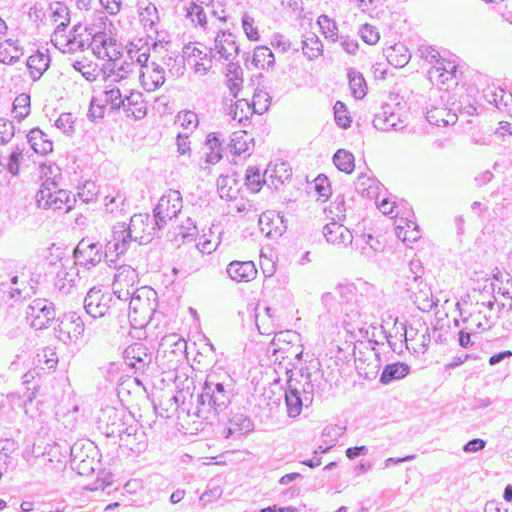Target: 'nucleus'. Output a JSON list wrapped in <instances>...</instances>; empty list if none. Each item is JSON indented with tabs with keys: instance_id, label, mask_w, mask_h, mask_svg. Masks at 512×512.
I'll list each match as a JSON object with an SVG mask.
<instances>
[{
	"instance_id": "864d4df0",
	"label": "nucleus",
	"mask_w": 512,
	"mask_h": 512,
	"mask_svg": "<svg viewBox=\"0 0 512 512\" xmlns=\"http://www.w3.org/2000/svg\"><path fill=\"white\" fill-rule=\"evenodd\" d=\"M137 432H139V426L137 423L128 424L125 423L124 431L118 436L120 441L132 451L140 450V447H133V441H131V436H136Z\"/></svg>"
},
{
	"instance_id": "f8f14e48",
	"label": "nucleus",
	"mask_w": 512,
	"mask_h": 512,
	"mask_svg": "<svg viewBox=\"0 0 512 512\" xmlns=\"http://www.w3.org/2000/svg\"><path fill=\"white\" fill-rule=\"evenodd\" d=\"M138 272L130 265H121L117 268V272L113 281V293L118 299H122L125 291L138 290Z\"/></svg>"
},
{
	"instance_id": "a18cd8bd",
	"label": "nucleus",
	"mask_w": 512,
	"mask_h": 512,
	"mask_svg": "<svg viewBox=\"0 0 512 512\" xmlns=\"http://www.w3.org/2000/svg\"><path fill=\"white\" fill-rule=\"evenodd\" d=\"M332 221H344L346 218V204L343 196H337L326 210Z\"/></svg>"
},
{
	"instance_id": "393cba45",
	"label": "nucleus",
	"mask_w": 512,
	"mask_h": 512,
	"mask_svg": "<svg viewBox=\"0 0 512 512\" xmlns=\"http://www.w3.org/2000/svg\"><path fill=\"white\" fill-rule=\"evenodd\" d=\"M300 379H297L298 385L300 386V393L304 396V400L310 404L313 402L315 389L318 386L317 376L319 371L311 373L308 367L300 368Z\"/></svg>"
},
{
	"instance_id": "c03bdc74",
	"label": "nucleus",
	"mask_w": 512,
	"mask_h": 512,
	"mask_svg": "<svg viewBox=\"0 0 512 512\" xmlns=\"http://www.w3.org/2000/svg\"><path fill=\"white\" fill-rule=\"evenodd\" d=\"M15 118L22 121L30 113V96L26 93L18 95L13 102Z\"/></svg>"
},
{
	"instance_id": "0e129e2a",
	"label": "nucleus",
	"mask_w": 512,
	"mask_h": 512,
	"mask_svg": "<svg viewBox=\"0 0 512 512\" xmlns=\"http://www.w3.org/2000/svg\"><path fill=\"white\" fill-rule=\"evenodd\" d=\"M292 171L286 163H280L275 165L274 169H270L268 177L277 179L280 183H284L286 180L291 178Z\"/></svg>"
},
{
	"instance_id": "5701e85b",
	"label": "nucleus",
	"mask_w": 512,
	"mask_h": 512,
	"mask_svg": "<svg viewBox=\"0 0 512 512\" xmlns=\"http://www.w3.org/2000/svg\"><path fill=\"white\" fill-rule=\"evenodd\" d=\"M484 99L495 105L499 110L509 109L512 106V93L501 87L488 86L483 90Z\"/></svg>"
},
{
	"instance_id": "de8ad7c7",
	"label": "nucleus",
	"mask_w": 512,
	"mask_h": 512,
	"mask_svg": "<svg viewBox=\"0 0 512 512\" xmlns=\"http://www.w3.org/2000/svg\"><path fill=\"white\" fill-rule=\"evenodd\" d=\"M318 24L325 38L336 41L338 39V28L334 20L330 19L327 15H321L318 18Z\"/></svg>"
},
{
	"instance_id": "9b49d317",
	"label": "nucleus",
	"mask_w": 512,
	"mask_h": 512,
	"mask_svg": "<svg viewBox=\"0 0 512 512\" xmlns=\"http://www.w3.org/2000/svg\"><path fill=\"white\" fill-rule=\"evenodd\" d=\"M126 414L123 410H118L114 407H106L102 410V415L99 417L101 428L108 437H118L124 431ZM131 420L130 416H127Z\"/></svg>"
},
{
	"instance_id": "4c0bfd02",
	"label": "nucleus",
	"mask_w": 512,
	"mask_h": 512,
	"mask_svg": "<svg viewBox=\"0 0 512 512\" xmlns=\"http://www.w3.org/2000/svg\"><path fill=\"white\" fill-rule=\"evenodd\" d=\"M421 288L422 290H419L416 295L409 297L419 310L428 312L437 305L438 300L434 299L431 288L428 285H422Z\"/></svg>"
},
{
	"instance_id": "6e6552de",
	"label": "nucleus",
	"mask_w": 512,
	"mask_h": 512,
	"mask_svg": "<svg viewBox=\"0 0 512 512\" xmlns=\"http://www.w3.org/2000/svg\"><path fill=\"white\" fill-rule=\"evenodd\" d=\"M186 347L187 343L180 335L176 333L165 335L160 341L157 358L166 359L169 369L176 368L185 358Z\"/></svg>"
},
{
	"instance_id": "603ef678",
	"label": "nucleus",
	"mask_w": 512,
	"mask_h": 512,
	"mask_svg": "<svg viewBox=\"0 0 512 512\" xmlns=\"http://www.w3.org/2000/svg\"><path fill=\"white\" fill-rule=\"evenodd\" d=\"M104 102L111 106L112 110H119L124 104V98L117 87H112L104 91Z\"/></svg>"
},
{
	"instance_id": "3c124183",
	"label": "nucleus",
	"mask_w": 512,
	"mask_h": 512,
	"mask_svg": "<svg viewBox=\"0 0 512 512\" xmlns=\"http://www.w3.org/2000/svg\"><path fill=\"white\" fill-rule=\"evenodd\" d=\"M126 206V199L123 194L117 192L116 195L111 196L107 195L105 197V207L106 210L110 213L114 212H123Z\"/></svg>"
},
{
	"instance_id": "423d86ee",
	"label": "nucleus",
	"mask_w": 512,
	"mask_h": 512,
	"mask_svg": "<svg viewBox=\"0 0 512 512\" xmlns=\"http://www.w3.org/2000/svg\"><path fill=\"white\" fill-rule=\"evenodd\" d=\"M54 334L64 344L76 342L84 333L85 324L77 312L71 311L57 317Z\"/></svg>"
},
{
	"instance_id": "6e6d98bb",
	"label": "nucleus",
	"mask_w": 512,
	"mask_h": 512,
	"mask_svg": "<svg viewBox=\"0 0 512 512\" xmlns=\"http://www.w3.org/2000/svg\"><path fill=\"white\" fill-rule=\"evenodd\" d=\"M158 19L157 8L153 4H148L140 13V20L145 28L153 29Z\"/></svg>"
},
{
	"instance_id": "774afa93",
	"label": "nucleus",
	"mask_w": 512,
	"mask_h": 512,
	"mask_svg": "<svg viewBox=\"0 0 512 512\" xmlns=\"http://www.w3.org/2000/svg\"><path fill=\"white\" fill-rule=\"evenodd\" d=\"M346 430V427L339 425H328L322 431V437L326 438L325 442L330 441L332 444L337 442Z\"/></svg>"
},
{
	"instance_id": "dca6fc26",
	"label": "nucleus",
	"mask_w": 512,
	"mask_h": 512,
	"mask_svg": "<svg viewBox=\"0 0 512 512\" xmlns=\"http://www.w3.org/2000/svg\"><path fill=\"white\" fill-rule=\"evenodd\" d=\"M323 235L329 244L347 247L353 244L352 232L338 221H331L323 227Z\"/></svg>"
},
{
	"instance_id": "ea45409f",
	"label": "nucleus",
	"mask_w": 512,
	"mask_h": 512,
	"mask_svg": "<svg viewBox=\"0 0 512 512\" xmlns=\"http://www.w3.org/2000/svg\"><path fill=\"white\" fill-rule=\"evenodd\" d=\"M333 163L337 167L338 170L351 174L355 168V158L354 155L345 149H338L333 156Z\"/></svg>"
},
{
	"instance_id": "39448f33",
	"label": "nucleus",
	"mask_w": 512,
	"mask_h": 512,
	"mask_svg": "<svg viewBox=\"0 0 512 512\" xmlns=\"http://www.w3.org/2000/svg\"><path fill=\"white\" fill-rule=\"evenodd\" d=\"M26 319L32 328L42 330L57 320L55 305L45 298L34 299L26 308Z\"/></svg>"
},
{
	"instance_id": "9d476101",
	"label": "nucleus",
	"mask_w": 512,
	"mask_h": 512,
	"mask_svg": "<svg viewBox=\"0 0 512 512\" xmlns=\"http://www.w3.org/2000/svg\"><path fill=\"white\" fill-rule=\"evenodd\" d=\"M114 302L113 295L107 289L92 287L84 299V309L92 318L106 315Z\"/></svg>"
},
{
	"instance_id": "72a5a7b5",
	"label": "nucleus",
	"mask_w": 512,
	"mask_h": 512,
	"mask_svg": "<svg viewBox=\"0 0 512 512\" xmlns=\"http://www.w3.org/2000/svg\"><path fill=\"white\" fill-rule=\"evenodd\" d=\"M230 151L236 155L251 154L254 147V139L246 131L234 133L229 143Z\"/></svg>"
},
{
	"instance_id": "09e8293b",
	"label": "nucleus",
	"mask_w": 512,
	"mask_h": 512,
	"mask_svg": "<svg viewBox=\"0 0 512 512\" xmlns=\"http://www.w3.org/2000/svg\"><path fill=\"white\" fill-rule=\"evenodd\" d=\"M334 118L336 124L341 128L347 129L351 126V117L346 105L342 101H337L334 105Z\"/></svg>"
},
{
	"instance_id": "4d7b16f0",
	"label": "nucleus",
	"mask_w": 512,
	"mask_h": 512,
	"mask_svg": "<svg viewBox=\"0 0 512 512\" xmlns=\"http://www.w3.org/2000/svg\"><path fill=\"white\" fill-rule=\"evenodd\" d=\"M177 122L185 129L193 130L198 126V116L193 111H182L176 116Z\"/></svg>"
},
{
	"instance_id": "052dcab7",
	"label": "nucleus",
	"mask_w": 512,
	"mask_h": 512,
	"mask_svg": "<svg viewBox=\"0 0 512 512\" xmlns=\"http://www.w3.org/2000/svg\"><path fill=\"white\" fill-rule=\"evenodd\" d=\"M133 66L134 62L131 61L125 60L119 63L118 60H114L112 72L115 75V80H122L126 78L127 74L132 72Z\"/></svg>"
},
{
	"instance_id": "2f4dec72",
	"label": "nucleus",
	"mask_w": 512,
	"mask_h": 512,
	"mask_svg": "<svg viewBox=\"0 0 512 512\" xmlns=\"http://www.w3.org/2000/svg\"><path fill=\"white\" fill-rule=\"evenodd\" d=\"M222 141L219 138V135L215 132H211L207 135L205 140V146L208 149V152L206 153L205 162L208 164H216L218 163L222 158Z\"/></svg>"
},
{
	"instance_id": "a878e982",
	"label": "nucleus",
	"mask_w": 512,
	"mask_h": 512,
	"mask_svg": "<svg viewBox=\"0 0 512 512\" xmlns=\"http://www.w3.org/2000/svg\"><path fill=\"white\" fill-rule=\"evenodd\" d=\"M123 110L128 116L132 115L136 119H142L147 113L146 102L143 99L141 92H131L128 96L124 97Z\"/></svg>"
},
{
	"instance_id": "2eb2a0df",
	"label": "nucleus",
	"mask_w": 512,
	"mask_h": 512,
	"mask_svg": "<svg viewBox=\"0 0 512 512\" xmlns=\"http://www.w3.org/2000/svg\"><path fill=\"white\" fill-rule=\"evenodd\" d=\"M336 293L340 296L341 303L344 305L342 311H345L346 317L348 318V320L344 322L352 328H359V326L363 324L360 319L361 315L357 309L353 308V304L351 303L352 299L357 296L355 288L351 285H338L336 287Z\"/></svg>"
},
{
	"instance_id": "c756f323",
	"label": "nucleus",
	"mask_w": 512,
	"mask_h": 512,
	"mask_svg": "<svg viewBox=\"0 0 512 512\" xmlns=\"http://www.w3.org/2000/svg\"><path fill=\"white\" fill-rule=\"evenodd\" d=\"M27 140L31 148L40 155H46L53 150V144L39 128H33L27 134Z\"/></svg>"
},
{
	"instance_id": "bf43d9fd",
	"label": "nucleus",
	"mask_w": 512,
	"mask_h": 512,
	"mask_svg": "<svg viewBox=\"0 0 512 512\" xmlns=\"http://www.w3.org/2000/svg\"><path fill=\"white\" fill-rule=\"evenodd\" d=\"M359 34L364 42H366L369 45L376 44L379 39L380 35L377 29L370 25V24H364L359 29Z\"/></svg>"
},
{
	"instance_id": "ddd939ff",
	"label": "nucleus",
	"mask_w": 512,
	"mask_h": 512,
	"mask_svg": "<svg viewBox=\"0 0 512 512\" xmlns=\"http://www.w3.org/2000/svg\"><path fill=\"white\" fill-rule=\"evenodd\" d=\"M295 334H292L289 331L280 332L275 335L273 338L270 348L272 349V355L276 356V360L281 357L282 360L285 359H297L300 360L303 352L297 351V347L290 345L292 342L291 337H295Z\"/></svg>"
},
{
	"instance_id": "5fc2aeb1",
	"label": "nucleus",
	"mask_w": 512,
	"mask_h": 512,
	"mask_svg": "<svg viewBox=\"0 0 512 512\" xmlns=\"http://www.w3.org/2000/svg\"><path fill=\"white\" fill-rule=\"evenodd\" d=\"M349 84L355 98L362 99L366 95V82L361 74L350 75Z\"/></svg>"
},
{
	"instance_id": "a19ab883",
	"label": "nucleus",
	"mask_w": 512,
	"mask_h": 512,
	"mask_svg": "<svg viewBox=\"0 0 512 512\" xmlns=\"http://www.w3.org/2000/svg\"><path fill=\"white\" fill-rule=\"evenodd\" d=\"M379 181L368 177L365 174H361L357 181L355 182V188L358 193H361L363 196H366L368 198H377L378 193L376 190L378 189Z\"/></svg>"
},
{
	"instance_id": "e433bc0d",
	"label": "nucleus",
	"mask_w": 512,
	"mask_h": 512,
	"mask_svg": "<svg viewBox=\"0 0 512 512\" xmlns=\"http://www.w3.org/2000/svg\"><path fill=\"white\" fill-rule=\"evenodd\" d=\"M427 121L436 126H446L455 123L457 116L444 107H434L426 112Z\"/></svg>"
},
{
	"instance_id": "13d9d810",
	"label": "nucleus",
	"mask_w": 512,
	"mask_h": 512,
	"mask_svg": "<svg viewBox=\"0 0 512 512\" xmlns=\"http://www.w3.org/2000/svg\"><path fill=\"white\" fill-rule=\"evenodd\" d=\"M435 68L437 72H440L439 77L441 78L442 83L452 79L457 71V67L454 63L445 61L444 59H442Z\"/></svg>"
},
{
	"instance_id": "8fccbe9b",
	"label": "nucleus",
	"mask_w": 512,
	"mask_h": 512,
	"mask_svg": "<svg viewBox=\"0 0 512 512\" xmlns=\"http://www.w3.org/2000/svg\"><path fill=\"white\" fill-rule=\"evenodd\" d=\"M411 224H413V228L411 230L406 229L400 224L396 227L397 237L404 243H413L420 238L418 225L415 222H411Z\"/></svg>"
},
{
	"instance_id": "f3484780",
	"label": "nucleus",
	"mask_w": 512,
	"mask_h": 512,
	"mask_svg": "<svg viewBox=\"0 0 512 512\" xmlns=\"http://www.w3.org/2000/svg\"><path fill=\"white\" fill-rule=\"evenodd\" d=\"M124 358L131 368L135 371L143 372L152 361V354L148 352L146 346L142 343H133L124 351Z\"/></svg>"
},
{
	"instance_id": "0eeeda50",
	"label": "nucleus",
	"mask_w": 512,
	"mask_h": 512,
	"mask_svg": "<svg viewBox=\"0 0 512 512\" xmlns=\"http://www.w3.org/2000/svg\"><path fill=\"white\" fill-rule=\"evenodd\" d=\"M73 254L75 263L84 266L87 269L98 265L101 262L103 255L107 262H114L116 259L114 255L106 257L105 252H102V245L99 242H93L87 238H83L79 241Z\"/></svg>"
},
{
	"instance_id": "680f3d73",
	"label": "nucleus",
	"mask_w": 512,
	"mask_h": 512,
	"mask_svg": "<svg viewBox=\"0 0 512 512\" xmlns=\"http://www.w3.org/2000/svg\"><path fill=\"white\" fill-rule=\"evenodd\" d=\"M179 229V235L182 236L183 241H192L198 234V228L191 218H187Z\"/></svg>"
},
{
	"instance_id": "7ed1b4c3",
	"label": "nucleus",
	"mask_w": 512,
	"mask_h": 512,
	"mask_svg": "<svg viewBox=\"0 0 512 512\" xmlns=\"http://www.w3.org/2000/svg\"><path fill=\"white\" fill-rule=\"evenodd\" d=\"M121 300H129L128 318L133 328H143L153 320L158 307L157 293L154 289L146 286L138 290L128 289Z\"/></svg>"
},
{
	"instance_id": "4be33fe9",
	"label": "nucleus",
	"mask_w": 512,
	"mask_h": 512,
	"mask_svg": "<svg viewBox=\"0 0 512 512\" xmlns=\"http://www.w3.org/2000/svg\"><path fill=\"white\" fill-rule=\"evenodd\" d=\"M215 49L220 57L226 61L233 60L239 53V46L235 41V36L227 31H220L217 34Z\"/></svg>"
},
{
	"instance_id": "c85d7f7f",
	"label": "nucleus",
	"mask_w": 512,
	"mask_h": 512,
	"mask_svg": "<svg viewBox=\"0 0 512 512\" xmlns=\"http://www.w3.org/2000/svg\"><path fill=\"white\" fill-rule=\"evenodd\" d=\"M50 65V57L44 52L37 51L31 55L27 60V67L30 71V76L33 81L40 79L42 74L48 69Z\"/></svg>"
},
{
	"instance_id": "a211bd4d",
	"label": "nucleus",
	"mask_w": 512,
	"mask_h": 512,
	"mask_svg": "<svg viewBox=\"0 0 512 512\" xmlns=\"http://www.w3.org/2000/svg\"><path fill=\"white\" fill-rule=\"evenodd\" d=\"M256 105L255 101L249 103L246 99H239L235 102L234 106L231 107L229 115L232 119H237L240 124L245 126L254 113L263 114L269 107V104L260 105L259 108H257Z\"/></svg>"
},
{
	"instance_id": "79ce46f5",
	"label": "nucleus",
	"mask_w": 512,
	"mask_h": 512,
	"mask_svg": "<svg viewBox=\"0 0 512 512\" xmlns=\"http://www.w3.org/2000/svg\"><path fill=\"white\" fill-rule=\"evenodd\" d=\"M252 63L257 68L273 67L275 57L272 51L266 46H259L254 50Z\"/></svg>"
},
{
	"instance_id": "58836bf2",
	"label": "nucleus",
	"mask_w": 512,
	"mask_h": 512,
	"mask_svg": "<svg viewBox=\"0 0 512 512\" xmlns=\"http://www.w3.org/2000/svg\"><path fill=\"white\" fill-rule=\"evenodd\" d=\"M270 173V166L266 169L264 174H261V170L254 166H249L246 170L245 181L247 187L254 193L258 192L263 183H266V179Z\"/></svg>"
},
{
	"instance_id": "f03ea898",
	"label": "nucleus",
	"mask_w": 512,
	"mask_h": 512,
	"mask_svg": "<svg viewBox=\"0 0 512 512\" xmlns=\"http://www.w3.org/2000/svg\"><path fill=\"white\" fill-rule=\"evenodd\" d=\"M234 397V383L225 371H212L206 376L201 393L197 395V416L209 419L223 412Z\"/></svg>"
},
{
	"instance_id": "49530a36",
	"label": "nucleus",
	"mask_w": 512,
	"mask_h": 512,
	"mask_svg": "<svg viewBox=\"0 0 512 512\" xmlns=\"http://www.w3.org/2000/svg\"><path fill=\"white\" fill-rule=\"evenodd\" d=\"M38 362L44 364L45 367L49 370H54L58 364V355L56 352V348L53 347H44L37 354Z\"/></svg>"
},
{
	"instance_id": "b1692460",
	"label": "nucleus",
	"mask_w": 512,
	"mask_h": 512,
	"mask_svg": "<svg viewBox=\"0 0 512 512\" xmlns=\"http://www.w3.org/2000/svg\"><path fill=\"white\" fill-rule=\"evenodd\" d=\"M210 244V241L197 244L193 251L187 252L183 256L182 268L186 273H195L201 269V263L197 261V258H202V255L205 253H211Z\"/></svg>"
},
{
	"instance_id": "1a4fd4ad",
	"label": "nucleus",
	"mask_w": 512,
	"mask_h": 512,
	"mask_svg": "<svg viewBox=\"0 0 512 512\" xmlns=\"http://www.w3.org/2000/svg\"><path fill=\"white\" fill-rule=\"evenodd\" d=\"M182 209V196L178 190H169L158 201L153 210L156 226L164 228L169 220L176 217Z\"/></svg>"
},
{
	"instance_id": "473e14b6",
	"label": "nucleus",
	"mask_w": 512,
	"mask_h": 512,
	"mask_svg": "<svg viewBox=\"0 0 512 512\" xmlns=\"http://www.w3.org/2000/svg\"><path fill=\"white\" fill-rule=\"evenodd\" d=\"M301 44L302 51L309 60L318 58L323 52V44L319 37L313 32H306L302 36Z\"/></svg>"
},
{
	"instance_id": "37998d69",
	"label": "nucleus",
	"mask_w": 512,
	"mask_h": 512,
	"mask_svg": "<svg viewBox=\"0 0 512 512\" xmlns=\"http://www.w3.org/2000/svg\"><path fill=\"white\" fill-rule=\"evenodd\" d=\"M23 148L16 146L10 153L9 157L6 158L5 170L12 176L16 177L19 175L20 164L24 159Z\"/></svg>"
},
{
	"instance_id": "f257e3e1",
	"label": "nucleus",
	"mask_w": 512,
	"mask_h": 512,
	"mask_svg": "<svg viewBox=\"0 0 512 512\" xmlns=\"http://www.w3.org/2000/svg\"><path fill=\"white\" fill-rule=\"evenodd\" d=\"M161 229L163 228L156 226L154 216L147 213L134 214L129 224L123 222L113 227L111 239L105 245V255L119 258L130 249L132 243L144 245L151 242Z\"/></svg>"
},
{
	"instance_id": "bb28decb",
	"label": "nucleus",
	"mask_w": 512,
	"mask_h": 512,
	"mask_svg": "<svg viewBox=\"0 0 512 512\" xmlns=\"http://www.w3.org/2000/svg\"><path fill=\"white\" fill-rule=\"evenodd\" d=\"M229 424L230 426L223 430V435L225 438H230L231 435L235 432L240 434H247L254 428V424L251 419L242 413L233 414L229 418Z\"/></svg>"
},
{
	"instance_id": "412c9836",
	"label": "nucleus",
	"mask_w": 512,
	"mask_h": 512,
	"mask_svg": "<svg viewBox=\"0 0 512 512\" xmlns=\"http://www.w3.org/2000/svg\"><path fill=\"white\" fill-rule=\"evenodd\" d=\"M227 274L236 282H249L256 278L257 269L253 261H232L227 266Z\"/></svg>"
},
{
	"instance_id": "cd10ccee",
	"label": "nucleus",
	"mask_w": 512,
	"mask_h": 512,
	"mask_svg": "<svg viewBox=\"0 0 512 512\" xmlns=\"http://www.w3.org/2000/svg\"><path fill=\"white\" fill-rule=\"evenodd\" d=\"M78 277V270L71 267L69 270L60 269L56 274L54 286L63 295L71 293Z\"/></svg>"
},
{
	"instance_id": "6ab92c4d",
	"label": "nucleus",
	"mask_w": 512,
	"mask_h": 512,
	"mask_svg": "<svg viewBox=\"0 0 512 512\" xmlns=\"http://www.w3.org/2000/svg\"><path fill=\"white\" fill-rule=\"evenodd\" d=\"M373 126L382 131L400 130L404 127L403 121L390 104L383 105L381 111L374 116Z\"/></svg>"
},
{
	"instance_id": "69168bd1",
	"label": "nucleus",
	"mask_w": 512,
	"mask_h": 512,
	"mask_svg": "<svg viewBox=\"0 0 512 512\" xmlns=\"http://www.w3.org/2000/svg\"><path fill=\"white\" fill-rule=\"evenodd\" d=\"M314 188L319 197L323 198L324 200H327L331 195L330 182L325 175H319L315 179Z\"/></svg>"
},
{
	"instance_id": "e2e57ef3",
	"label": "nucleus",
	"mask_w": 512,
	"mask_h": 512,
	"mask_svg": "<svg viewBox=\"0 0 512 512\" xmlns=\"http://www.w3.org/2000/svg\"><path fill=\"white\" fill-rule=\"evenodd\" d=\"M15 134V127L12 121L0 118V145L8 143Z\"/></svg>"
},
{
	"instance_id": "f704fd0d",
	"label": "nucleus",
	"mask_w": 512,
	"mask_h": 512,
	"mask_svg": "<svg viewBox=\"0 0 512 512\" xmlns=\"http://www.w3.org/2000/svg\"><path fill=\"white\" fill-rule=\"evenodd\" d=\"M227 86L230 94L236 98L243 83V70L237 63L230 62L227 67Z\"/></svg>"
},
{
	"instance_id": "20e7f679",
	"label": "nucleus",
	"mask_w": 512,
	"mask_h": 512,
	"mask_svg": "<svg viewBox=\"0 0 512 512\" xmlns=\"http://www.w3.org/2000/svg\"><path fill=\"white\" fill-rule=\"evenodd\" d=\"M75 203V195L66 189L60 188L56 176L47 178L42 182L36 193V204L41 209L67 213L74 208Z\"/></svg>"
},
{
	"instance_id": "7c9ffc66",
	"label": "nucleus",
	"mask_w": 512,
	"mask_h": 512,
	"mask_svg": "<svg viewBox=\"0 0 512 512\" xmlns=\"http://www.w3.org/2000/svg\"><path fill=\"white\" fill-rule=\"evenodd\" d=\"M410 367L403 362H395L387 364L380 375V382L382 384H389L392 381L404 378L409 374Z\"/></svg>"
},
{
	"instance_id": "c9c22d12",
	"label": "nucleus",
	"mask_w": 512,
	"mask_h": 512,
	"mask_svg": "<svg viewBox=\"0 0 512 512\" xmlns=\"http://www.w3.org/2000/svg\"><path fill=\"white\" fill-rule=\"evenodd\" d=\"M385 56L390 65L395 68L404 67L410 60V54L403 44H395L385 50Z\"/></svg>"
},
{
	"instance_id": "338daca9",
	"label": "nucleus",
	"mask_w": 512,
	"mask_h": 512,
	"mask_svg": "<svg viewBox=\"0 0 512 512\" xmlns=\"http://www.w3.org/2000/svg\"><path fill=\"white\" fill-rule=\"evenodd\" d=\"M55 125L65 134L70 135L74 132V120L71 113H62L56 120Z\"/></svg>"
},
{
	"instance_id": "aec40b11",
	"label": "nucleus",
	"mask_w": 512,
	"mask_h": 512,
	"mask_svg": "<svg viewBox=\"0 0 512 512\" xmlns=\"http://www.w3.org/2000/svg\"><path fill=\"white\" fill-rule=\"evenodd\" d=\"M145 68L140 70L141 84L146 91H155L165 83V70L155 62Z\"/></svg>"
},
{
	"instance_id": "4468645a",
	"label": "nucleus",
	"mask_w": 512,
	"mask_h": 512,
	"mask_svg": "<svg viewBox=\"0 0 512 512\" xmlns=\"http://www.w3.org/2000/svg\"><path fill=\"white\" fill-rule=\"evenodd\" d=\"M299 391L300 386L298 385L297 378H293L291 375L287 381V389L285 391V404L288 416L291 418L298 417L303 407L311 405L304 400V396Z\"/></svg>"
}]
</instances>
